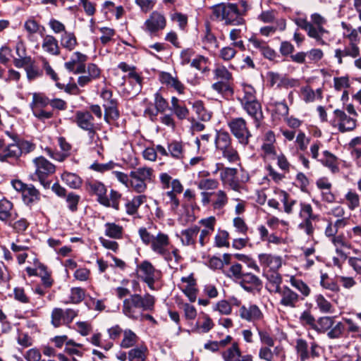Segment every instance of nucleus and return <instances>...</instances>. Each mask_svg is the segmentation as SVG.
Instances as JSON below:
<instances>
[{"instance_id":"obj_19","label":"nucleus","mask_w":361,"mask_h":361,"mask_svg":"<svg viewBox=\"0 0 361 361\" xmlns=\"http://www.w3.org/2000/svg\"><path fill=\"white\" fill-rule=\"evenodd\" d=\"M145 24L149 32H154L165 27L166 19L161 13L153 11Z\"/></svg>"},{"instance_id":"obj_40","label":"nucleus","mask_w":361,"mask_h":361,"mask_svg":"<svg viewBox=\"0 0 361 361\" xmlns=\"http://www.w3.org/2000/svg\"><path fill=\"white\" fill-rule=\"evenodd\" d=\"M21 154V149L20 147L16 144H11L4 150L3 152L0 153V161H4L8 158L17 157Z\"/></svg>"},{"instance_id":"obj_57","label":"nucleus","mask_w":361,"mask_h":361,"mask_svg":"<svg viewBox=\"0 0 361 361\" xmlns=\"http://www.w3.org/2000/svg\"><path fill=\"white\" fill-rule=\"evenodd\" d=\"M320 284L323 288L333 292H338L340 290L337 283L331 279H329L326 274H322Z\"/></svg>"},{"instance_id":"obj_2","label":"nucleus","mask_w":361,"mask_h":361,"mask_svg":"<svg viewBox=\"0 0 361 361\" xmlns=\"http://www.w3.org/2000/svg\"><path fill=\"white\" fill-rule=\"evenodd\" d=\"M154 303L155 298L149 293H145L144 295L132 294L123 300L122 312L127 317L137 320L140 319L144 312L152 311Z\"/></svg>"},{"instance_id":"obj_37","label":"nucleus","mask_w":361,"mask_h":361,"mask_svg":"<svg viewBox=\"0 0 361 361\" xmlns=\"http://www.w3.org/2000/svg\"><path fill=\"white\" fill-rule=\"evenodd\" d=\"M147 353V348L141 345L131 349L128 352V359L130 361L137 360V361H145Z\"/></svg>"},{"instance_id":"obj_32","label":"nucleus","mask_w":361,"mask_h":361,"mask_svg":"<svg viewBox=\"0 0 361 361\" xmlns=\"http://www.w3.org/2000/svg\"><path fill=\"white\" fill-rule=\"evenodd\" d=\"M24 202L30 205L39 200V192L32 185H28L22 193Z\"/></svg>"},{"instance_id":"obj_42","label":"nucleus","mask_w":361,"mask_h":361,"mask_svg":"<svg viewBox=\"0 0 361 361\" xmlns=\"http://www.w3.org/2000/svg\"><path fill=\"white\" fill-rule=\"evenodd\" d=\"M240 351L237 343H233L226 352L223 353L224 361H240Z\"/></svg>"},{"instance_id":"obj_49","label":"nucleus","mask_w":361,"mask_h":361,"mask_svg":"<svg viewBox=\"0 0 361 361\" xmlns=\"http://www.w3.org/2000/svg\"><path fill=\"white\" fill-rule=\"evenodd\" d=\"M281 353V348L276 347L274 351L273 352L270 347L269 346H263L259 349V357L262 360H264L266 361H273L274 355H279Z\"/></svg>"},{"instance_id":"obj_14","label":"nucleus","mask_w":361,"mask_h":361,"mask_svg":"<svg viewBox=\"0 0 361 361\" xmlns=\"http://www.w3.org/2000/svg\"><path fill=\"white\" fill-rule=\"evenodd\" d=\"M248 42L252 44L253 47L258 49L264 58L274 61L278 56L277 53L267 44L263 41L257 39L255 35H252L248 38Z\"/></svg>"},{"instance_id":"obj_39","label":"nucleus","mask_w":361,"mask_h":361,"mask_svg":"<svg viewBox=\"0 0 361 361\" xmlns=\"http://www.w3.org/2000/svg\"><path fill=\"white\" fill-rule=\"evenodd\" d=\"M123 227L114 223L105 224V235L109 238L119 239L122 237Z\"/></svg>"},{"instance_id":"obj_4","label":"nucleus","mask_w":361,"mask_h":361,"mask_svg":"<svg viewBox=\"0 0 361 361\" xmlns=\"http://www.w3.org/2000/svg\"><path fill=\"white\" fill-rule=\"evenodd\" d=\"M170 245L169 237L167 234L159 232L154 236L152 244L151 249L155 253L161 255L167 261L169 267H173L172 256L175 259V265H178L182 257L179 255L177 248H173L171 252L169 249Z\"/></svg>"},{"instance_id":"obj_5","label":"nucleus","mask_w":361,"mask_h":361,"mask_svg":"<svg viewBox=\"0 0 361 361\" xmlns=\"http://www.w3.org/2000/svg\"><path fill=\"white\" fill-rule=\"evenodd\" d=\"M298 215L302 219L298 224V228L302 230L307 235H312L314 233L312 221H317L319 215L314 214L311 204L306 202L300 203Z\"/></svg>"},{"instance_id":"obj_17","label":"nucleus","mask_w":361,"mask_h":361,"mask_svg":"<svg viewBox=\"0 0 361 361\" xmlns=\"http://www.w3.org/2000/svg\"><path fill=\"white\" fill-rule=\"evenodd\" d=\"M139 277L142 281H149L152 279H160L161 271L156 269L148 261H144L138 267Z\"/></svg>"},{"instance_id":"obj_13","label":"nucleus","mask_w":361,"mask_h":361,"mask_svg":"<svg viewBox=\"0 0 361 361\" xmlns=\"http://www.w3.org/2000/svg\"><path fill=\"white\" fill-rule=\"evenodd\" d=\"M360 54V49L357 44L349 43L344 49H336L334 56L337 59L338 63L341 65L344 62V59L350 57L356 59Z\"/></svg>"},{"instance_id":"obj_34","label":"nucleus","mask_w":361,"mask_h":361,"mask_svg":"<svg viewBox=\"0 0 361 361\" xmlns=\"http://www.w3.org/2000/svg\"><path fill=\"white\" fill-rule=\"evenodd\" d=\"M61 45L68 51L73 50L78 44L73 32H65L60 38Z\"/></svg>"},{"instance_id":"obj_24","label":"nucleus","mask_w":361,"mask_h":361,"mask_svg":"<svg viewBox=\"0 0 361 361\" xmlns=\"http://www.w3.org/2000/svg\"><path fill=\"white\" fill-rule=\"evenodd\" d=\"M42 48L44 52L50 55L57 56L60 54L58 40L51 35H47L43 37Z\"/></svg>"},{"instance_id":"obj_20","label":"nucleus","mask_w":361,"mask_h":361,"mask_svg":"<svg viewBox=\"0 0 361 361\" xmlns=\"http://www.w3.org/2000/svg\"><path fill=\"white\" fill-rule=\"evenodd\" d=\"M160 82L168 87L173 88L178 93L183 94L184 85L176 77H173L169 73L161 72L159 74Z\"/></svg>"},{"instance_id":"obj_25","label":"nucleus","mask_w":361,"mask_h":361,"mask_svg":"<svg viewBox=\"0 0 361 361\" xmlns=\"http://www.w3.org/2000/svg\"><path fill=\"white\" fill-rule=\"evenodd\" d=\"M130 177H135L146 183H150L154 178V170L147 166L139 167L130 172Z\"/></svg>"},{"instance_id":"obj_7","label":"nucleus","mask_w":361,"mask_h":361,"mask_svg":"<svg viewBox=\"0 0 361 361\" xmlns=\"http://www.w3.org/2000/svg\"><path fill=\"white\" fill-rule=\"evenodd\" d=\"M35 165V173L44 188H49L50 182L46 177L55 171V166L43 157H37L33 160Z\"/></svg>"},{"instance_id":"obj_9","label":"nucleus","mask_w":361,"mask_h":361,"mask_svg":"<svg viewBox=\"0 0 361 361\" xmlns=\"http://www.w3.org/2000/svg\"><path fill=\"white\" fill-rule=\"evenodd\" d=\"M295 348L300 361H306L310 357L315 358L319 356V347L314 342L311 343L310 351H309L307 341L303 339H298L296 341Z\"/></svg>"},{"instance_id":"obj_28","label":"nucleus","mask_w":361,"mask_h":361,"mask_svg":"<svg viewBox=\"0 0 361 361\" xmlns=\"http://www.w3.org/2000/svg\"><path fill=\"white\" fill-rule=\"evenodd\" d=\"M202 322H200V318L196 322L194 326L192 331L197 333L206 334L209 332L214 326V324L212 319L206 314H202Z\"/></svg>"},{"instance_id":"obj_50","label":"nucleus","mask_w":361,"mask_h":361,"mask_svg":"<svg viewBox=\"0 0 361 361\" xmlns=\"http://www.w3.org/2000/svg\"><path fill=\"white\" fill-rule=\"evenodd\" d=\"M137 336L131 330H126L123 332V338L121 343L122 348H128L133 346L137 342Z\"/></svg>"},{"instance_id":"obj_3","label":"nucleus","mask_w":361,"mask_h":361,"mask_svg":"<svg viewBox=\"0 0 361 361\" xmlns=\"http://www.w3.org/2000/svg\"><path fill=\"white\" fill-rule=\"evenodd\" d=\"M212 18L214 20L224 22L227 25H243L245 23L235 4H219L212 6Z\"/></svg>"},{"instance_id":"obj_12","label":"nucleus","mask_w":361,"mask_h":361,"mask_svg":"<svg viewBox=\"0 0 361 361\" xmlns=\"http://www.w3.org/2000/svg\"><path fill=\"white\" fill-rule=\"evenodd\" d=\"M244 110L254 119L255 126L259 127L264 116L260 103L257 100L247 101L241 104Z\"/></svg>"},{"instance_id":"obj_64","label":"nucleus","mask_w":361,"mask_h":361,"mask_svg":"<svg viewBox=\"0 0 361 361\" xmlns=\"http://www.w3.org/2000/svg\"><path fill=\"white\" fill-rule=\"evenodd\" d=\"M237 51L231 45L223 47L219 52L220 57L224 61H230L235 56Z\"/></svg>"},{"instance_id":"obj_59","label":"nucleus","mask_w":361,"mask_h":361,"mask_svg":"<svg viewBox=\"0 0 361 361\" xmlns=\"http://www.w3.org/2000/svg\"><path fill=\"white\" fill-rule=\"evenodd\" d=\"M164 197L165 202L170 207L171 210L176 211L180 204L176 193H173V191H167L164 194Z\"/></svg>"},{"instance_id":"obj_6","label":"nucleus","mask_w":361,"mask_h":361,"mask_svg":"<svg viewBox=\"0 0 361 361\" xmlns=\"http://www.w3.org/2000/svg\"><path fill=\"white\" fill-rule=\"evenodd\" d=\"M228 126L233 135L238 140V142L246 146L249 144L252 134L249 130L245 120L243 118H232Z\"/></svg>"},{"instance_id":"obj_21","label":"nucleus","mask_w":361,"mask_h":361,"mask_svg":"<svg viewBox=\"0 0 361 361\" xmlns=\"http://www.w3.org/2000/svg\"><path fill=\"white\" fill-rule=\"evenodd\" d=\"M75 122L79 128L86 131L95 127L94 118L89 111H77Z\"/></svg>"},{"instance_id":"obj_10","label":"nucleus","mask_w":361,"mask_h":361,"mask_svg":"<svg viewBox=\"0 0 361 361\" xmlns=\"http://www.w3.org/2000/svg\"><path fill=\"white\" fill-rule=\"evenodd\" d=\"M87 60V56L79 51L74 52L70 60L65 63V68L70 72L75 74L82 73L85 72V62Z\"/></svg>"},{"instance_id":"obj_1","label":"nucleus","mask_w":361,"mask_h":361,"mask_svg":"<svg viewBox=\"0 0 361 361\" xmlns=\"http://www.w3.org/2000/svg\"><path fill=\"white\" fill-rule=\"evenodd\" d=\"M297 25L304 30L307 36L313 39L317 45L325 46L330 40V31L325 27L326 18L318 13L310 16V20L299 18L295 21Z\"/></svg>"},{"instance_id":"obj_58","label":"nucleus","mask_w":361,"mask_h":361,"mask_svg":"<svg viewBox=\"0 0 361 361\" xmlns=\"http://www.w3.org/2000/svg\"><path fill=\"white\" fill-rule=\"evenodd\" d=\"M242 266L238 263L232 264L229 269L226 271L228 277L234 280H240L243 275Z\"/></svg>"},{"instance_id":"obj_43","label":"nucleus","mask_w":361,"mask_h":361,"mask_svg":"<svg viewBox=\"0 0 361 361\" xmlns=\"http://www.w3.org/2000/svg\"><path fill=\"white\" fill-rule=\"evenodd\" d=\"M145 195H138L135 197L130 202L126 204V212L130 215L135 214L137 212L138 207L145 202Z\"/></svg>"},{"instance_id":"obj_30","label":"nucleus","mask_w":361,"mask_h":361,"mask_svg":"<svg viewBox=\"0 0 361 361\" xmlns=\"http://www.w3.org/2000/svg\"><path fill=\"white\" fill-rule=\"evenodd\" d=\"M200 232V228L197 226H192L181 232L182 243L185 245H194L195 239Z\"/></svg>"},{"instance_id":"obj_8","label":"nucleus","mask_w":361,"mask_h":361,"mask_svg":"<svg viewBox=\"0 0 361 361\" xmlns=\"http://www.w3.org/2000/svg\"><path fill=\"white\" fill-rule=\"evenodd\" d=\"M334 118L332 125L336 127L341 133H345L353 130L357 126L356 119L351 117L340 109H336L334 111Z\"/></svg>"},{"instance_id":"obj_26","label":"nucleus","mask_w":361,"mask_h":361,"mask_svg":"<svg viewBox=\"0 0 361 361\" xmlns=\"http://www.w3.org/2000/svg\"><path fill=\"white\" fill-rule=\"evenodd\" d=\"M16 213L13 212V204L6 199L0 200V220L9 221L16 218Z\"/></svg>"},{"instance_id":"obj_33","label":"nucleus","mask_w":361,"mask_h":361,"mask_svg":"<svg viewBox=\"0 0 361 361\" xmlns=\"http://www.w3.org/2000/svg\"><path fill=\"white\" fill-rule=\"evenodd\" d=\"M192 106L197 117L203 121H208L212 117V112L208 111L200 100L192 103Z\"/></svg>"},{"instance_id":"obj_54","label":"nucleus","mask_w":361,"mask_h":361,"mask_svg":"<svg viewBox=\"0 0 361 361\" xmlns=\"http://www.w3.org/2000/svg\"><path fill=\"white\" fill-rule=\"evenodd\" d=\"M334 324L333 319L330 317H321L315 326H314V329L318 332H324L329 329H330Z\"/></svg>"},{"instance_id":"obj_60","label":"nucleus","mask_w":361,"mask_h":361,"mask_svg":"<svg viewBox=\"0 0 361 361\" xmlns=\"http://www.w3.org/2000/svg\"><path fill=\"white\" fill-rule=\"evenodd\" d=\"M290 283L293 286L297 288L303 295L308 296L310 293V289L308 286L302 281L297 279L294 277L290 279Z\"/></svg>"},{"instance_id":"obj_18","label":"nucleus","mask_w":361,"mask_h":361,"mask_svg":"<svg viewBox=\"0 0 361 361\" xmlns=\"http://www.w3.org/2000/svg\"><path fill=\"white\" fill-rule=\"evenodd\" d=\"M236 174V169L226 167L220 173V179L224 184L228 185L231 189L238 190L240 185Z\"/></svg>"},{"instance_id":"obj_23","label":"nucleus","mask_w":361,"mask_h":361,"mask_svg":"<svg viewBox=\"0 0 361 361\" xmlns=\"http://www.w3.org/2000/svg\"><path fill=\"white\" fill-rule=\"evenodd\" d=\"M264 275L268 281L267 288L270 292L277 293L281 289L282 278L276 270L264 271Z\"/></svg>"},{"instance_id":"obj_35","label":"nucleus","mask_w":361,"mask_h":361,"mask_svg":"<svg viewBox=\"0 0 361 361\" xmlns=\"http://www.w3.org/2000/svg\"><path fill=\"white\" fill-rule=\"evenodd\" d=\"M104 107V119L107 123L110 122V120H116L119 116V113L117 109V102H111L109 104H103Z\"/></svg>"},{"instance_id":"obj_45","label":"nucleus","mask_w":361,"mask_h":361,"mask_svg":"<svg viewBox=\"0 0 361 361\" xmlns=\"http://www.w3.org/2000/svg\"><path fill=\"white\" fill-rule=\"evenodd\" d=\"M50 101L41 93H33L32 101L30 103L31 109H42L47 106Z\"/></svg>"},{"instance_id":"obj_55","label":"nucleus","mask_w":361,"mask_h":361,"mask_svg":"<svg viewBox=\"0 0 361 361\" xmlns=\"http://www.w3.org/2000/svg\"><path fill=\"white\" fill-rule=\"evenodd\" d=\"M315 302L319 310L323 313L332 312V305L322 295H317L315 297Z\"/></svg>"},{"instance_id":"obj_48","label":"nucleus","mask_w":361,"mask_h":361,"mask_svg":"<svg viewBox=\"0 0 361 361\" xmlns=\"http://www.w3.org/2000/svg\"><path fill=\"white\" fill-rule=\"evenodd\" d=\"M331 243L336 247V253L341 254V251L340 250L341 247H345L348 249L352 248V245L350 242H348L343 234L336 235L331 240Z\"/></svg>"},{"instance_id":"obj_53","label":"nucleus","mask_w":361,"mask_h":361,"mask_svg":"<svg viewBox=\"0 0 361 361\" xmlns=\"http://www.w3.org/2000/svg\"><path fill=\"white\" fill-rule=\"evenodd\" d=\"M51 324L54 327H59L65 324V316L63 310L61 308H54L51 312Z\"/></svg>"},{"instance_id":"obj_15","label":"nucleus","mask_w":361,"mask_h":361,"mask_svg":"<svg viewBox=\"0 0 361 361\" xmlns=\"http://www.w3.org/2000/svg\"><path fill=\"white\" fill-rule=\"evenodd\" d=\"M239 315L247 322L258 321L263 317L262 311L256 305H243L239 310Z\"/></svg>"},{"instance_id":"obj_61","label":"nucleus","mask_w":361,"mask_h":361,"mask_svg":"<svg viewBox=\"0 0 361 361\" xmlns=\"http://www.w3.org/2000/svg\"><path fill=\"white\" fill-rule=\"evenodd\" d=\"M130 187L136 192L142 193L147 190V183L135 177H130Z\"/></svg>"},{"instance_id":"obj_51","label":"nucleus","mask_w":361,"mask_h":361,"mask_svg":"<svg viewBox=\"0 0 361 361\" xmlns=\"http://www.w3.org/2000/svg\"><path fill=\"white\" fill-rule=\"evenodd\" d=\"M279 195L281 201L284 205V212L286 214H292L293 212V207L296 204L297 202L294 200H288V195L285 191H280Z\"/></svg>"},{"instance_id":"obj_41","label":"nucleus","mask_w":361,"mask_h":361,"mask_svg":"<svg viewBox=\"0 0 361 361\" xmlns=\"http://www.w3.org/2000/svg\"><path fill=\"white\" fill-rule=\"evenodd\" d=\"M270 85L271 87L276 86L278 87L289 85L288 79L283 77L277 73L269 72L267 74Z\"/></svg>"},{"instance_id":"obj_11","label":"nucleus","mask_w":361,"mask_h":361,"mask_svg":"<svg viewBox=\"0 0 361 361\" xmlns=\"http://www.w3.org/2000/svg\"><path fill=\"white\" fill-rule=\"evenodd\" d=\"M87 190L92 195L97 196L98 202L106 207L110 206L109 199L106 196L105 185L97 180H90L86 184Z\"/></svg>"},{"instance_id":"obj_27","label":"nucleus","mask_w":361,"mask_h":361,"mask_svg":"<svg viewBox=\"0 0 361 361\" xmlns=\"http://www.w3.org/2000/svg\"><path fill=\"white\" fill-rule=\"evenodd\" d=\"M241 286L246 290H251L254 288H257L262 285L260 279L251 273L243 274L240 279Z\"/></svg>"},{"instance_id":"obj_63","label":"nucleus","mask_w":361,"mask_h":361,"mask_svg":"<svg viewBox=\"0 0 361 361\" xmlns=\"http://www.w3.org/2000/svg\"><path fill=\"white\" fill-rule=\"evenodd\" d=\"M154 104L157 111L161 113L165 111L169 107L167 101L159 92L154 94Z\"/></svg>"},{"instance_id":"obj_46","label":"nucleus","mask_w":361,"mask_h":361,"mask_svg":"<svg viewBox=\"0 0 361 361\" xmlns=\"http://www.w3.org/2000/svg\"><path fill=\"white\" fill-rule=\"evenodd\" d=\"M195 183L202 190H215L219 187V181L214 178H200Z\"/></svg>"},{"instance_id":"obj_56","label":"nucleus","mask_w":361,"mask_h":361,"mask_svg":"<svg viewBox=\"0 0 361 361\" xmlns=\"http://www.w3.org/2000/svg\"><path fill=\"white\" fill-rule=\"evenodd\" d=\"M243 92L244 95L240 99V103L246 102L247 101L257 100L255 97V90L254 87L247 84H243Z\"/></svg>"},{"instance_id":"obj_16","label":"nucleus","mask_w":361,"mask_h":361,"mask_svg":"<svg viewBox=\"0 0 361 361\" xmlns=\"http://www.w3.org/2000/svg\"><path fill=\"white\" fill-rule=\"evenodd\" d=\"M279 294L280 304L282 306L294 308L299 301V295L288 287H283L277 292Z\"/></svg>"},{"instance_id":"obj_62","label":"nucleus","mask_w":361,"mask_h":361,"mask_svg":"<svg viewBox=\"0 0 361 361\" xmlns=\"http://www.w3.org/2000/svg\"><path fill=\"white\" fill-rule=\"evenodd\" d=\"M345 199L348 202V208L350 210H354L360 205V198L358 195L353 191H349L345 195Z\"/></svg>"},{"instance_id":"obj_31","label":"nucleus","mask_w":361,"mask_h":361,"mask_svg":"<svg viewBox=\"0 0 361 361\" xmlns=\"http://www.w3.org/2000/svg\"><path fill=\"white\" fill-rule=\"evenodd\" d=\"M323 157H324L320 160L322 164L329 168L331 172H338L339 168L336 157L326 150L323 152Z\"/></svg>"},{"instance_id":"obj_36","label":"nucleus","mask_w":361,"mask_h":361,"mask_svg":"<svg viewBox=\"0 0 361 361\" xmlns=\"http://www.w3.org/2000/svg\"><path fill=\"white\" fill-rule=\"evenodd\" d=\"M62 180L70 188L78 189L81 186V178L75 173L65 172L61 175Z\"/></svg>"},{"instance_id":"obj_47","label":"nucleus","mask_w":361,"mask_h":361,"mask_svg":"<svg viewBox=\"0 0 361 361\" xmlns=\"http://www.w3.org/2000/svg\"><path fill=\"white\" fill-rule=\"evenodd\" d=\"M220 152L222 157L230 163H235L240 160L239 154L233 145L222 149Z\"/></svg>"},{"instance_id":"obj_29","label":"nucleus","mask_w":361,"mask_h":361,"mask_svg":"<svg viewBox=\"0 0 361 361\" xmlns=\"http://www.w3.org/2000/svg\"><path fill=\"white\" fill-rule=\"evenodd\" d=\"M216 150L219 152L232 145L230 135L225 131H217L214 140Z\"/></svg>"},{"instance_id":"obj_52","label":"nucleus","mask_w":361,"mask_h":361,"mask_svg":"<svg viewBox=\"0 0 361 361\" xmlns=\"http://www.w3.org/2000/svg\"><path fill=\"white\" fill-rule=\"evenodd\" d=\"M24 28L27 32L28 39H31L32 36L39 31L41 26L36 20L30 18L25 22Z\"/></svg>"},{"instance_id":"obj_44","label":"nucleus","mask_w":361,"mask_h":361,"mask_svg":"<svg viewBox=\"0 0 361 361\" xmlns=\"http://www.w3.org/2000/svg\"><path fill=\"white\" fill-rule=\"evenodd\" d=\"M214 78L226 82L232 80V74L224 66L218 65L214 70Z\"/></svg>"},{"instance_id":"obj_22","label":"nucleus","mask_w":361,"mask_h":361,"mask_svg":"<svg viewBox=\"0 0 361 361\" xmlns=\"http://www.w3.org/2000/svg\"><path fill=\"white\" fill-rule=\"evenodd\" d=\"M258 258L262 266L269 269L268 271L277 270L281 267V259L280 257L262 253L259 255Z\"/></svg>"},{"instance_id":"obj_38","label":"nucleus","mask_w":361,"mask_h":361,"mask_svg":"<svg viewBox=\"0 0 361 361\" xmlns=\"http://www.w3.org/2000/svg\"><path fill=\"white\" fill-rule=\"evenodd\" d=\"M214 195V200L212 202V207L214 209H221L228 203V196L225 191L222 190H218L216 192L213 193Z\"/></svg>"}]
</instances>
